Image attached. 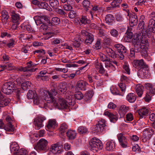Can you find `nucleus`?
I'll use <instances>...</instances> for the list:
<instances>
[{"instance_id":"obj_1","label":"nucleus","mask_w":155,"mask_h":155,"mask_svg":"<svg viewBox=\"0 0 155 155\" xmlns=\"http://www.w3.org/2000/svg\"><path fill=\"white\" fill-rule=\"evenodd\" d=\"M141 36L137 34L135 35L132 39L133 44L134 45V48L130 49V53L129 56L131 58H134L135 53H138L141 52L142 49L141 47Z\"/></svg>"},{"instance_id":"obj_2","label":"nucleus","mask_w":155,"mask_h":155,"mask_svg":"<svg viewBox=\"0 0 155 155\" xmlns=\"http://www.w3.org/2000/svg\"><path fill=\"white\" fill-rule=\"evenodd\" d=\"M58 94L57 91L54 88L51 89L50 91H45L43 94L45 100L47 103H54L56 102V96Z\"/></svg>"},{"instance_id":"obj_3","label":"nucleus","mask_w":155,"mask_h":155,"mask_svg":"<svg viewBox=\"0 0 155 155\" xmlns=\"http://www.w3.org/2000/svg\"><path fill=\"white\" fill-rule=\"evenodd\" d=\"M144 86L147 90L144 97V100L146 102H149L151 100V97L155 94V85L148 83L145 84Z\"/></svg>"},{"instance_id":"obj_4","label":"nucleus","mask_w":155,"mask_h":155,"mask_svg":"<svg viewBox=\"0 0 155 155\" xmlns=\"http://www.w3.org/2000/svg\"><path fill=\"white\" fill-rule=\"evenodd\" d=\"M89 149L93 152L102 149L103 145L101 141L96 138H93L89 142Z\"/></svg>"},{"instance_id":"obj_5","label":"nucleus","mask_w":155,"mask_h":155,"mask_svg":"<svg viewBox=\"0 0 155 155\" xmlns=\"http://www.w3.org/2000/svg\"><path fill=\"white\" fill-rule=\"evenodd\" d=\"M15 83L12 81L5 83L2 86L1 90L4 94H9L12 93L15 89Z\"/></svg>"},{"instance_id":"obj_6","label":"nucleus","mask_w":155,"mask_h":155,"mask_svg":"<svg viewBox=\"0 0 155 155\" xmlns=\"http://www.w3.org/2000/svg\"><path fill=\"white\" fill-rule=\"evenodd\" d=\"M114 47L117 53V57L120 60L123 59L127 51L126 48L120 44L115 45Z\"/></svg>"},{"instance_id":"obj_7","label":"nucleus","mask_w":155,"mask_h":155,"mask_svg":"<svg viewBox=\"0 0 155 155\" xmlns=\"http://www.w3.org/2000/svg\"><path fill=\"white\" fill-rule=\"evenodd\" d=\"M48 142L44 138L40 140L37 143L35 147L37 150L46 151L48 150Z\"/></svg>"},{"instance_id":"obj_8","label":"nucleus","mask_w":155,"mask_h":155,"mask_svg":"<svg viewBox=\"0 0 155 155\" xmlns=\"http://www.w3.org/2000/svg\"><path fill=\"white\" fill-rule=\"evenodd\" d=\"M133 65L138 70L143 68H145L147 67V64L144 61L143 59L134 60L133 61Z\"/></svg>"},{"instance_id":"obj_9","label":"nucleus","mask_w":155,"mask_h":155,"mask_svg":"<svg viewBox=\"0 0 155 155\" xmlns=\"http://www.w3.org/2000/svg\"><path fill=\"white\" fill-rule=\"evenodd\" d=\"M35 23L37 25L41 24H47L48 26L51 25L48 17L45 15L40 16L38 19L35 21Z\"/></svg>"},{"instance_id":"obj_10","label":"nucleus","mask_w":155,"mask_h":155,"mask_svg":"<svg viewBox=\"0 0 155 155\" xmlns=\"http://www.w3.org/2000/svg\"><path fill=\"white\" fill-rule=\"evenodd\" d=\"M121 82H122L119 84L118 86L122 92H124L126 88V85L124 83L127 84L130 81L129 78L124 75H122L120 78Z\"/></svg>"},{"instance_id":"obj_11","label":"nucleus","mask_w":155,"mask_h":155,"mask_svg":"<svg viewBox=\"0 0 155 155\" xmlns=\"http://www.w3.org/2000/svg\"><path fill=\"white\" fill-rule=\"evenodd\" d=\"M150 131L153 132V131L151 128H147L143 131V135L142 136L141 139L143 142H145L147 140H149L151 137V134Z\"/></svg>"},{"instance_id":"obj_12","label":"nucleus","mask_w":155,"mask_h":155,"mask_svg":"<svg viewBox=\"0 0 155 155\" xmlns=\"http://www.w3.org/2000/svg\"><path fill=\"white\" fill-rule=\"evenodd\" d=\"M56 106L59 109L66 108L68 106V104L66 101L61 97H59L58 103L56 104Z\"/></svg>"},{"instance_id":"obj_13","label":"nucleus","mask_w":155,"mask_h":155,"mask_svg":"<svg viewBox=\"0 0 155 155\" xmlns=\"http://www.w3.org/2000/svg\"><path fill=\"white\" fill-rule=\"evenodd\" d=\"M117 138L120 145L123 148L127 147V140L126 138L123 136L122 133L119 134L117 135Z\"/></svg>"},{"instance_id":"obj_14","label":"nucleus","mask_w":155,"mask_h":155,"mask_svg":"<svg viewBox=\"0 0 155 155\" xmlns=\"http://www.w3.org/2000/svg\"><path fill=\"white\" fill-rule=\"evenodd\" d=\"M100 59L103 62L108 61L110 63L108 65H107L106 64H105V67H106L108 66L109 67L112 68V70L113 71L115 70V68L114 66L111 63V59L109 58L105 54H100Z\"/></svg>"},{"instance_id":"obj_15","label":"nucleus","mask_w":155,"mask_h":155,"mask_svg":"<svg viewBox=\"0 0 155 155\" xmlns=\"http://www.w3.org/2000/svg\"><path fill=\"white\" fill-rule=\"evenodd\" d=\"M149 110L145 107L142 108L137 111L139 115L140 119L145 118L149 114Z\"/></svg>"},{"instance_id":"obj_16","label":"nucleus","mask_w":155,"mask_h":155,"mask_svg":"<svg viewBox=\"0 0 155 155\" xmlns=\"http://www.w3.org/2000/svg\"><path fill=\"white\" fill-rule=\"evenodd\" d=\"M127 16L129 17V22L132 25V26H135L137 24V16L135 14H130V13L127 12Z\"/></svg>"},{"instance_id":"obj_17","label":"nucleus","mask_w":155,"mask_h":155,"mask_svg":"<svg viewBox=\"0 0 155 155\" xmlns=\"http://www.w3.org/2000/svg\"><path fill=\"white\" fill-rule=\"evenodd\" d=\"M46 119L44 117L38 116L36 117L34 120V124L35 126H42L43 121Z\"/></svg>"},{"instance_id":"obj_18","label":"nucleus","mask_w":155,"mask_h":155,"mask_svg":"<svg viewBox=\"0 0 155 155\" xmlns=\"http://www.w3.org/2000/svg\"><path fill=\"white\" fill-rule=\"evenodd\" d=\"M148 65H147V67L146 68H143L142 69L138 71L137 74L140 77L142 78H146L147 76L148 73Z\"/></svg>"},{"instance_id":"obj_19","label":"nucleus","mask_w":155,"mask_h":155,"mask_svg":"<svg viewBox=\"0 0 155 155\" xmlns=\"http://www.w3.org/2000/svg\"><path fill=\"white\" fill-rule=\"evenodd\" d=\"M10 100L3 97L1 93H0V107H4L7 105L9 103Z\"/></svg>"},{"instance_id":"obj_20","label":"nucleus","mask_w":155,"mask_h":155,"mask_svg":"<svg viewBox=\"0 0 155 155\" xmlns=\"http://www.w3.org/2000/svg\"><path fill=\"white\" fill-rule=\"evenodd\" d=\"M87 84V83L85 81H79L77 83L76 87L77 89H79L80 90L85 91Z\"/></svg>"},{"instance_id":"obj_21","label":"nucleus","mask_w":155,"mask_h":155,"mask_svg":"<svg viewBox=\"0 0 155 155\" xmlns=\"http://www.w3.org/2000/svg\"><path fill=\"white\" fill-rule=\"evenodd\" d=\"M11 153L13 154H17L19 150V147L18 145L16 143H13L10 146Z\"/></svg>"},{"instance_id":"obj_22","label":"nucleus","mask_w":155,"mask_h":155,"mask_svg":"<svg viewBox=\"0 0 155 155\" xmlns=\"http://www.w3.org/2000/svg\"><path fill=\"white\" fill-rule=\"evenodd\" d=\"M74 2L72 0H68L67 3L63 6L64 9L66 11H71L73 9V5H74Z\"/></svg>"},{"instance_id":"obj_23","label":"nucleus","mask_w":155,"mask_h":155,"mask_svg":"<svg viewBox=\"0 0 155 155\" xmlns=\"http://www.w3.org/2000/svg\"><path fill=\"white\" fill-rule=\"evenodd\" d=\"M59 144L60 143L59 142L52 144L50 148V150L55 154L60 153L61 152V150H59Z\"/></svg>"},{"instance_id":"obj_24","label":"nucleus","mask_w":155,"mask_h":155,"mask_svg":"<svg viewBox=\"0 0 155 155\" xmlns=\"http://www.w3.org/2000/svg\"><path fill=\"white\" fill-rule=\"evenodd\" d=\"M1 14L2 21L4 24H5L7 23L9 17L8 13L6 10H3Z\"/></svg>"},{"instance_id":"obj_25","label":"nucleus","mask_w":155,"mask_h":155,"mask_svg":"<svg viewBox=\"0 0 155 155\" xmlns=\"http://www.w3.org/2000/svg\"><path fill=\"white\" fill-rule=\"evenodd\" d=\"M143 87L140 84L136 85L135 88L138 96L141 97L143 93Z\"/></svg>"},{"instance_id":"obj_26","label":"nucleus","mask_w":155,"mask_h":155,"mask_svg":"<svg viewBox=\"0 0 155 155\" xmlns=\"http://www.w3.org/2000/svg\"><path fill=\"white\" fill-rule=\"evenodd\" d=\"M115 148V143L113 140L108 141L106 144V149L107 150H113Z\"/></svg>"},{"instance_id":"obj_27","label":"nucleus","mask_w":155,"mask_h":155,"mask_svg":"<svg viewBox=\"0 0 155 155\" xmlns=\"http://www.w3.org/2000/svg\"><path fill=\"white\" fill-rule=\"evenodd\" d=\"M67 137L69 140H73L76 137L77 133L75 130H69L66 133Z\"/></svg>"},{"instance_id":"obj_28","label":"nucleus","mask_w":155,"mask_h":155,"mask_svg":"<svg viewBox=\"0 0 155 155\" xmlns=\"http://www.w3.org/2000/svg\"><path fill=\"white\" fill-rule=\"evenodd\" d=\"M12 21L13 23H19L20 17L19 14L15 12H12L11 14Z\"/></svg>"},{"instance_id":"obj_29","label":"nucleus","mask_w":155,"mask_h":155,"mask_svg":"<svg viewBox=\"0 0 155 155\" xmlns=\"http://www.w3.org/2000/svg\"><path fill=\"white\" fill-rule=\"evenodd\" d=\"M94 36L93 35L90 33V34L86 38L84 42L87 45L91 44L94 40Z\"/></svg>"},{"instance_id":"obj_30","label":"nucleus","mask_w":155,"mask_h":155,"mask_svg":"<svg viewBox=\"0 0 155 155\" xmlns=\"http://www.w3.org/2000/svg\"><path fill=\"white\" fill-rule=\"evenodd\" d=\"M5 120L7 124L9 126H14L15 125L16 126L17 125L15 120L12 119L9 116H6L5 118Z\"/></svg>"},{"instance_id":"obj_31","label":"nucleus","mask_w":155,"mask_h":155,"mask_svg":"<svg viewBox=\"0 0 155 155\" xmlns=\"http://www.w3.org/2000/svg\"><path fill=\"white\" fill-rule=\"evenodd\" d=\"M128 110V107L124 105L121 106L119 109L118 113L120 116H123L127 112Z\"/></svg>"},{"instance_id":"obj_32","label":"nucleus","mask_w":155,"mask_h":155,"mask_svg":"<svg viewBox=\"0 0 155 155\" xmlns=\"http://www.w3.org/2000/svg\"><path fill=\"white\" fill-rule=\"evenodd\" d=\"M106 50L108 55L111 58H115L117 57V54L112 49L107 47L106 48Z\"/></svg>"},{"instance_id":"obj_33","label":"nucleus","mask_w":155,"mask_h":155,"mask_svg":"<svg viewBox=\"0 0 155 155\" xmlns=\"http://www.w3.org/2000/svg\"><path fill=\"white\" fill-rule=\"evenodd\" d=\"M127 99L129 102L133 103L136 100V96L134 94L130 93L127 95Z\"/></svg>"},{"instance_id":"obj_34","label":"nucleus","mask_w":155,"mask_h":155,"mask_svg":"<svg viewBox=\"0 0 155 155\" xmlns=\"http://www.w3.org/2000/svg\"><path fill=\"white\" fill-rule=\"evenodd\" d=\"M95 67L97 69L99 70L98 72L100 74H103L104 73L105 70L101 63H96Z\"/></svg>"},{"instance_id":"obj_35","label":"nucleus","mask_w":155,"mask_h":155,"mask_svg":"<svg viewBox=\"0 0 155 155\" xmlns=\"http://www.w3.org/2000/svg\"><path fill=\"white\" fill-rule=\"evenodd\" d=\"M94 94L93 91L90 90L85 93L83 98L85 101H88L92 97Z\"/></svg>"},{"instance_id":"obj_36","label":"nucleus","mask_w":155,"mask_h":155,"mask_svg":"<svg viewBox=\"0 0 155 155\" xmlns=\"http://www.w3.org/2000/svg\"><path fill=\"white\" fill-rule=\"evenodd\" d=\"M114 16L111 14L107 15L105 18L106 22L109 24L112 23L114 21Z\"/></svg>"},{"instance_id":"obj_37","label":"nucleus","mask_w":155,"mask_h":155,"mask_svg":"<svg viewBox=\"0 0 155 155\" xmlns=\"http://www.w3.org/2000/svg\"><path fill=\"white\" fill-rule=\"evenodd\" d=\"M58 89L61 94H64L67 91V86L65 84L63 83L59 86Z\"/></svg>"},{"instance_id":"obj_38","label":"nucleus","mask_w":155,"mask_h":155,"mask_svg":"<svg viewBox=\"0 0 155 155\" xmlns=\"http://www.w3.org/2000/svg\"><path fill=\"white\" fill-rule=\"evenodd\" d=\"M104 127H93L92 129V132L97 134L101 132L104 129Z\"/></svg>"},{"instance_id":"obj_39","label":"nucleus","mask_w":155,"mask_h":155,"mask_svg":"<svg viewBox=\"0 0 155 155\" xmlns=\"http://www.w3.org/2000/svg\"><path fill=\"white\" fill-rule=\"evenodd\" d=\"M79 19L82 24L86 25L90 23V20L87 18L86 16L85 15H81Z\"/></svg>"},{"instance_id":"obj_40","label":"nucleus","mask_w":155,"mask_h":155,"mask_svg":"<svg viewBox=\"0 0 155 155\" xmlns=\"http://www.w3.org/2000/svg\"><path fill=\"white\" fill-rule=\"evenodd\" d=\"M93 78L97 81L96 82H95V84H96L97 87L98 88L101 86L103 84L102 81L96 75L93 76Z\"/></svg>"},{"instance_id":"obj_41","label":"nucleus","mask_w":155,"mask_h":155,"mask_svg":"<svg viewBox=\"0 0 155 155\" xmlns=\"http://www.w3.org/2000/svg\"><path fill=\"white\" fill-rule=\"evenodd\" d=\"M83 6L86 11L89 10V8H91V5H90V2L88 0H84L82 3Z\"/></svg>"},{"instance_id":"obj_42","label":"nucleus","mask_w":155,"mask_h":155,"mask_svg":"<svg viewBox=\"0 0 155 155\" xmlns=\"http://www.w3.org/2000/svg\"><path fill=\"white\" fill-rule=\"evenodd\" d=\"M122 0H113V1L111 3L110 5L112 8H114L118 7L120 5L121 2Z\"/></svg>"},{"instance_id":"obj_43","label":"nucleus","mask_w":155,"mask_h":155,"mask_svg":"<svg viewBox=\"0 0 155 155\" xmlns=\"http://www.w3.org/2000/svg\"><path fill=\"white\" fill-rule=\"evenodd\" d=\"M31 84L30 82L28 81H25L21 84V87L24 90H26L29 89Z\"/></svg>"},{"instance_id":"obj_44","label":"nucleus","mask_w":155,"mask_h":155,"mask_svg":"<svg viewBox=\"0 0 155 155\" xmlns=\"http://www.w3.org/2000/svg\"><path fill=\"white\" fill-rule=\"evenodd\" d=\"M60 22V19L57 17H54L52 18L51 23V25L49 26H51L53 25H58Z\"/></svg>"},{"instance_id":"obj_45","label":"nucleus","mask_w":155,"mask_h":155,"mask_svg":"<svg viewBox=\"0 0 155 155\" xmlns=\"http://www.w3.org/2000/svg\"><path fill=\"white\" fill-rule=\"evenodd\" d=\"M50 4L52 7L56 9L59 6V3L57 0H50Z\"/></svg>"},{"instance_id":"obj_46","label":"nucleus","mask_w":155,"mask_h":155,"mask_svg":"<svg viewBox=\"0 0 155 155\" xmlns=\"http://www.w3.org/2000/svg\"><path fill=\"white\" fill-rule=\"evenodd\" d=\"M37 94L35 91H33L31 90H29L27 95V98L28 99H33Z\"/></svg>"},{"instance_id":"obj_47","label":"nucleus","mask_w":155,"mask_h":155,"mask_svg":"<svg viewBox=\"0 0 155 155\" xmlns=\"http://www.w3.org/2000/svg\"><path fill=\"white\" fill-rule=\"evenodd\" d=\"M111 41L112 40L110 37L106 36L103 38V44L104 45L109 46Z\"/></svg>"},{"instance_id":"obj_48","label":"nucleus","mask_w":155,"mask_h":155,"mask_svg":"<svg viewBox=\"0 0 155 155\" xmlns=\"http://www.w3.org/2000/svg\"><path fill=\"white\" fill-rule=\"evenodd\" d=\"M47 72L46 71H41L40 73L39 74L37 75V77L38 78H40L41 77H44L43 78H42L43 80H45L48 78V77L47 76L44 75Z\"/></svg>"},{"instance_id":"obj_49","label":"nucleus","mask_w":155,"mask_h":155,"mask_svg":"<svg viewBox=\"0 0 155 155\" xmlns=\"http://www.w3.org/2000/svg\"><path fill=\"white\" fill-rule=\"evenodd\" d=\"M38 7L41 8H43L48 10L49 6L45 2H41L39 5Z\"/></svg>"},{"instance_id":"obj_50","label":"nucleus","mask_w":155,"mask_h":155,"mask_svg":"<svg viewBox=\"0 0 155 155\" xmlns=\"http://www.w3.org/2000/svg\"><path fill=\"white\" fill-rule=\"evenodd\" d=\"M56 10L57 13L60 15L61 17H66L67 14L63 9H59L58 8Z\"/></svg>"},{"instance_id":"obj_51","label":"nucleus","mask_w":155,"mask_h":155,"mask_svg":"<svg viewBox=\"0 0 155 155\" xmlns=\"http://www.w3.org/2000/svg\"><path fill=\"white\" fill-rule=\"evenodd\" d=\"M1 67L3 69H5V72L11 70L13 69L12 65L9 64H7L6 65H1Z\"/></svg>"},{"instance_id":"obj_52","label":"nucleus","mask_w":155,"mask_h":155,"mask_svg":"<svg viewBox=\"0 0 155 155\" xmlns=\"http://www.w3.org/2000/svg\"><path fill=\"white\" fill-rule=\"evenodd\" d=\"M58 124L55 119H50L48 122V124L46 126H58Z\"/></svg>"},{"instance_id":"obj_53","label":"nucleus","mask_w":155,"mask_h":155,"mask_svg":"<svg viewBox=\"0 0 155 155\" xmlns=\"http://www.w3.org/2000/svg\"><path fill=\"white\" fill-rule=\"evenodd\" d=\"M93 75H92V74H89L87 76V81L90 84L93 83L94 84L95 82H97V81L93 78Z\"/></svg>"},{"instance_id":"obj_54","label":"nucleus","mask_w":155,"mask_h":155,"mask_svg":"<svg viewBox=\"0 0 155 155\" xmlns=\"http://www.w3.org/2000/svg\"><path fill=\"white\" fill-rule=\"evenodd\" d=\"M74 97L77 100H80L84 97V96L80 91L76 92L74 94Z\"/></svg>"},{"instance_id":"obj_55","label":"nucleus","mask_w":155,"mask_h":155,"mask_svg":"<svg viewBox=\"0 0 155 155\" xmlns=\"http://www.w3.org/2000/svg\"><path fill=\"white\" fill-rule=\"evenodd\" d=\"M0 129H3L6 131L13 132L15 130L14 127H0Z\"/></svg>"},{"instance_id":"obj_56","label":"nucleus","mask_w":155,"mask_h":155,"mask_svg":"<svg viewBox=\"0 0 155 155\" xmlns=\"http://www.w3.org/2000/svg\"><path fill=\"white\" fill-rule=\"evenodd\" d=\"M78 130V133L80 134L86 133L87 131V129L85 127H80Z\"/></svg>"},{"instance_id":"obj_57","label":"nucleus","mask_w":155,"mask_h":155,"mask_svg":"<svg viewBox=\"0 0 155 155\" xmlns=\"http://www.w3.org/2000/svg\"><path fill=\"white\" fill-rule=\"evenodd\" d=\"M16 155H28V152L23 148L20 149Z\"/></svg>"},{"instance_id":"obj_58","label":"nucleus","mask_w":155,"mask_h":155,"mask_svg":"<svg viewBox=\"0 0 155 155\" xmlns=\"http://www.w3.org/2000/svg\"><path fill=\"white\" fill-rule=\"evenodd\" d=\"M110 33L111 35L114 37H117L119 35L118 31L115 29H113L110 31Z\"/></svg>"},{"instance_id":"obj_59","label":"nucleus","mask_w":155,"mask_h":155,"mask_svg":"<svg viewBox=\"0 0 155 155\" xmlns=\"http://www.w3.org/2000/svg\"><path fill=\"white\" fill-rule=\"evenodd\" d=\"M69 11L70 12L68 15L69 17L72 19L74 18L76 15V13L75 11L72 10Z\"/></svg>"},{"instance_id":"obj_60","label":"nucleus","mask_w":155,"mask_h":155,"mask_svg":"<svg viewBox=\"0 0 155 155\" xmlns=\"http://www.w3.org/2000/svg\"><path fill=\"white\" fill-rule=\"evenodd\" d=\"M101 40L100 39H98L96 43L94 45L95 48L96 50H99L101 49Z\"/></svg>"},{"instance_id":"obj_61","label":"nucleus","mask_w":155,"mask_h":155,"mask_svg":"<svg viewBox=\"0 0 155 155\" xmlns=\"http://www.w3.org/2000/svg\"><path fill=\"white\" fill-rule=\"evenodd\" d=\"M66 99L65 100L67 104L70 105H73L74 103L72 102V99L71 96L66 97Z\"/></svg>"},{"instance_id":"obj_62","label":"nucleus","mask_w":155,"mask_h":155,"mask_svg":"<svg viewBox=\"0 0 155 155\" xmlns=\"http://www.w3.org/2000/svg\"><path fill=\"white\" fill-rule=\"evenodd\" d=\"M7 46L9 48H12L14 47L15 45V41L13 39H11L9 41V43H6Z\"/></svg>"},{"instance_id":"obj_63","label":"nucleus","mask_w":155,"mask_h":155,"mask_svg":"<svg viewBox=\"0 0 155 155\" xmlns=\"http://www.w3.org/2000/svg\"><path fill=\"white\" fill-rule=\"evenodd\" d=\"M111 122L115 123L118 119V118L115 115L112 114L109 118Z\"/></svg>"},{"instance_id":"obj_64","label":"nucleus","mask_w":155,"mask_h":155,"mask_svg":"<svg viewBox=\"0 0 155 155\" xmlns=\"http://www.w3.org/2000/svg\"><path fill=\"white\" fill-rule=\"evenodd\" d=\"M33 99V103L35 104L38 105L40 103V98L39 97H38L37 95H36Z\"/></svg>"}]
</instances>
